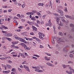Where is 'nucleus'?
<instances>
[{
	"mask_svg": "<svg viewBox=\"0 0 74 74\" xmlns=\"http://www.w3.org/2000/svg\"><path fill=\"white\" fill-rule=\"evenodd\" d=\"M2 32L3 33L4 36H6V37H11L12 35V34L10 33H7V32L5 31H2Z\"/></svg>",
	"mask_w": 74,
	"mask_h": 74,
	"instance_id": "obj_1",
	"label": "nucleus"
},
{
	"mask_svg": "<svg viewBox=\"0 0 74 74\" xmlns=\"http://www.w3.org/2000/svg\"><path fill=\"white\" fill-rule=\"evenodd\" d=\"M57 12H59L60 14V15L61 16H63V12L61 9H58L56 10Z\"/></svg>",
	"mask_w": 74,
	"mask_h": 74,
	"instance_id": "obj_2",
	"label": "nucleus"
},
{
	"mask_svg": "<svg viewBox=\"0 0 74 74\" xmlns=\"http://www.w3.org/2000/svg\"><path fill=\"white\" fill-rule=\"evenodd\" d=\"M38 34L39 35V37L40 38V39H41V40H44V38L42 37L43 36H44V35L43 34H42V33H41V32H39L38 33Z\"/></svg>",
	"mask_w": 74,
	"mask_h": 74,
	"instance_id": "obj_3",
	"label": "nucleus"
},
{
	"mask_svg": "<svg viewBox=\"0 0 74 74\" xmlns=\"http://www.w3.org/2000/svg\"><path fill=\"white\" fill-rule=\"evenodd\" d=\"M65 16L66 18H69V19H71L74 20V18L73 17H71V16H69V15H65Z\"/></svg>",
	"mask_w": 74,
	"mask_h": 74,
	"instance_id": "obj_4",
	"label": "nucleus"
},
{
	"mask_svg": "<svg viewBox=\"0 0 74 74\" xmlns=\"http://www.w3.org/2000/svg\"><path fill=\"white\" fill-rule=\"evenodd\" d=\"M47 65V66H51V67H53L54 65L52 64H51L50 63L47 62L46 63Z\"/></svg>",
	"mask_w": 74,
	"mask_h": 74,
	"instance_id": "obj_5",
	"label": "nucleus"
},
{
	"mask_svg": "<svg viewBox=\"0 0 74 74\" xmlns=\"http://www.w3.org/2000/svg\"><path fill=\"white\" fill-rule=\"evenodd\" d=\"M70 26L71 27H72V31L73 32H74V25H73L72 24H70Z\"/></svg>",
	"mask_w": 74,
	"mask_h": 74,
	"instance_id": "obj_6",
	"label": "nucleus"
},
{
	"mask_svg": "<svg viewBox=\"0 0 74 74\" xmlns=\"http://www.w3.org/2000/svg\"><path fill=\"white\" fill-rule=\"evenodd\" d=\"M58 24H59V26H63V25H64V23H61V21H60L59 22V23H58Z\"/></svg>",
	"mask_w": 74,
	"mask_h": 74,
	"instance_id": "obj_7",
	"label": "nucleus"
},
{
	"mask_svg": "<svg viewBox=\"0 0 74 74\" xmlns=\"http://www.w3.org/2000/svg\"><path fill=\"white\" fill-rule=\"evenodd\" d=\"M63 50L64 52L65 53L67 52L68 50L67 49V48H66V47H65V48H64Z\"/></svg>",
	"mask_w": 74,
	"mask_h": 74,
	"instance_id": "obj_8",
	"label": "nucleus"
},
{
	"mask_svg": "<svg viewBox=\"0 0 74 74\" xmlns=\"http://www.w3.org/2000/svg\"><path fill=\"white\" fill-rule=\"evenodd\" d=\"M36 69L35 70V71L37 72L38 70H40V67L39 66H36Z\"/></svg>",
	"mask_w": 74,
	"mask_h": 74,
	"instance_id": "obj_9",
	"label": "nucleus"
},
{
	"mask_svg": "<svg viewBox=\"0 0 74 74\" xmlns=\"http://www.w3.org/2000/svg\"><path fill=\"white\" fill-rule=\"evenodd\" d=\"M34 38V39H36V41H38V42H41V40L40 39H39L38 38H37L36 37H35V38Z\"/></svg>",
	"mask_w": 74,
	"mask_h": 74,
	"instance_id": "obj_10",
	"label": "nucleus"
},
{
	"mask_svg": "<svg viewBox=\"0 0 74 74\" xmlns=\"http://www.w3.org/2000/svg\"><path fill=\"white\" fill-rule=\"evenodd\" d=\"M24 47L26 51H27V50H30V49L29 48L27 47Z\"/></svg>",
	"mask_w": 74,
	"mask_h": 74,
	"instance_id": "obj_11",
	"label": "nucleus"
},
{
	"mask_svg": "<svg viewBox=\"0 0 74 74\" xmlns=\"http://www.w3.org/2000/svg\"><path fill=\"white\" fill-rule=\"evenodd\" d=\"M60 19L62 21V22H65V20L63 19V18L62 16L60 17Z\"/></svg>",
	"mask_w": 74,
	"mask_h": 74,
	"instance_id": "obj_12",
	"label": "nucleus"
},
{
	"mask_svg": "<svg viewBox=\"0 0 74 74\" xmlns=\"http://www.w3.org/2000/svg\"><path fill=\"white\" fill-rule=\"evenodd\" d=\"M12 44H13V45H14L15 44H18V41H14V42H12Z\"/></svg>",
	"mask_w": 74,
	"mask_h": 74,
	"instance_id": "obj_13",
	"label": "nucleus"
},
{
	"mask_svg": "<svg viewBox=\"0 0 74 74\" xmlns=\"http://www.w3.org/2000/svg\"><path fill=\"white\" fill-rule=\"evenodd\" d=\"M46 25H47V26H49L50 27H51V26H52V23H47Z\"/></svg>",
	"mask_w": 74,
	"mask_h": 74,
	"instance_id": "obj_14",
	"label": "nucleus"
},
{
	"mask_svg": "<svg viewBox=\"0 0 74 74\" xmlns=\"http://www.w3.org/2000/svg\"><path fill=\"white\" fill-rule=\"evenodd\" d=\"M50 58H47V57H45V59L46 60H47V61H49V60H50Z\"/></svg>",
	"mask_w": 74,
	"mask_h": 74,
	"instance_id": "obj_15",
	"label": "nucleus"
},
{
	"mask_svg": "<svg viewBox=\"0 0 74 74\" xmlns=\"http://www.w3.org/2000/svg\"><path fill=\"white\" fill-rule=\"evenodd\" d=\"M57 42H58V43H63V42H64V41H63V40L61 41V40H58Z\"/></svg>",
	"mask_w": 74,
	"mask_h": 74,
	"instance_id": "obj_16",
	"label": "nucleus"
},
{
	"mask_svg": "<svg viewBox=\"0 0 74 74\" xmlns=\"http://www.w3.org/2000/svg\"><path fill=\"white\" fill-rule=\"evenodd\" d=\"M32 27L34 30H35V31H36L37 30V29L33 25H32Z\"/></svg>",
	"mask_w": 74,
	"mask_h": 74,
	"instance_id": "obj_17",
	"label": "nucleus"
},
{
	"mask_svg": "<svg viewBox=\"0 0 74 74\" xmlns=\"http://www.w3.org/2000/svg\"><path fill=\"white\" fill-rule=\"evenodd\" d=\"M12 1L14 2V4L16 5L18 3H17V1L16 0H12Z\"/></svg>",
	"mask_w": 74,
	"mask_h": 74,
	"instance_id": "obj_18",
	"label": "nucleus"
},
{
	"mask_svg": "<svg viewBox=\"0 0 74 74\" xmlns=\"http://www.w3.org/2000/svg\"><path fill=\"white\" fill-rule=\"evenodd\" d=\"M60 20V19H59L58 18H56V21L57 22V23L58 24L59 23V21Z\"/></svg>",
	"mask_w": 74,
	"mask_h": 74,
	"instance_id": "obj_19",
	"label": "nucleus"
},
{
	"mask_svg": "<svg viewBox=\"0 0 74 74\" xmlns=\"http://www.w3.org/2000/svg\"><path fill=\"white\" fill-rule=\"evenodd\" d=\"M4 21V18L0 19V24H1V22H3Z\"/></svg>",
	"mask_w": 74,
	"mask_h": 74,
	"instance_id": "obj_20",
	"label": "nucleus"
},
{
	"mask_svg": "<svg viewBox=\"0 0 74 74\" xmlns=\"http://www.w3.org/2000/svg\"><path fill=\"white\" fill-rule=\"evenodd\" d=\"M37 23L38 25H41V22H40L39 20H36Z\"/></svg>",
	"mask_w": 74,
	"mask_h": 74,
	"instance_id": "obj_21",
	"label": "nucleus"
},
{
	"mask_svg": "<svg viewBox=\"0 0 74 74\" xmlns=\"http://www.w3.org/2000/svg\"><path fill=\"white\" fill-rule=\"evenodd\" d=\"M31 19L32 20V21H36V18L34 17H32Z\"/></svg>",
	"mask_w": 74,
	"mask_h": 74,
	"instance_id": "obj_22",
	"label": "nucleus"
},
{
	"mask_svg": "<svg viewBox=\"0 0 74 74\" xmlns=\"http://www.w3.org/2000/svg\"><path fill=\"white\" fill-rule=\"evenodd\" d=\"M27 23H29L30 25H32L33 24V23L31 22H29V21H27Z\"/></svg>",
	"mask_w": 74,
	"mask_h": 74,
	"instance_id": "obj_23",
	"label": "nucleus"
},
{
	"mask_svg": "<svg viewBox=\"0 0 74 74\" xmlns=\"http://www.w3.org/2000/svg\"><path fill=\"white\" fill-rule=\"evenodd\" d=\"M38 5L39 6H44V3H40L38 4Z\"/></svg>",
	"mask_w": 74,
	"mask_h": 74,
	"instance_id": "obj_24",
	"label": "nucleus"
},
{
	"mask_svg": "<svg viewBox=\"0 0 74 74\" xmlns=\"http://www.w3.org/2000/svg\"><path fill=\"white\" fill-rule=\"evenodd\" d=\"M6 66L8 68H9V69H11V68H12V66L10 65H6Z\"/></svg>",
	"mask_w": 74,
	"mask_h": 74,
	"instance_id": "obj_25",
	"label": "nucleus"
},
{
	"mask_svg": "<svg viewBox=\"0 0 74 74\" xmlns=\"http://www.w3.org/2000/svg\"><path fill=\"white\" fill-rule=\"evenodd\" d=\"M51 42H52V44H55V41H54V39L53 38L51 39Z\"/></svg>",
	"mask_w": 74,
	"mask_h": 74,
	"instance_id": "obj_26",
	"label": "nucleus"
},
{
	"mask_svg": "<svg viewBox=\"0 0 74 74\" xmlns=\"http://www.w3.org/2000/svg\"><path fill=\"white\" fill-rule=\"evenodd\" d=\"M37 14L40 17H41V13H39V12H37Z\"/></svg>",
	"mask_w": 74,
	"mask_h": 74,
	"instance_id": "obj_27",
	"label": "nucleus"
},
{
	"mask_svg": "<svg viewBox=\"0 0 74 74\" xmlns=\"http://www.w3.org/2000/svg\"><path fill=\"white\" fill-rule=\"evenodd\" d=\"M25 69L27 71H29V72H30V70H29V67H28V66H27L26 67Z\"/></svg>",
	"mask_w": 74,
	"mask_h": 74,
	"instance_id": "obj_28",
	"label": "nucleus"
},
{
	"mask_svg": "<svg viewBox=\"0 0 74 74\" xmlns=\"http://www.w3.org/2000/svg\"><path fill=\"white\" fill-rule=\"evenodd\" d=\"M66 73H68V74H72V72H71V71L70 72L69 71H66Z\"/></svg>",
	"mask_w": 74,
	"mask_h": 74,
	"instance_id": "obj_29",
	"label": "nucleus"
},
{
	"mask_svg": "<svg viewBox=\"0 0 74 74\" xmlns=\"http://www.w3.org/2000/svg\"><path fill=\"white\" fill-rule=\"evenodd\" d=\"M2 27H3V28H4V29H8L7 27H5L4 25H2Z\"/></svg>",
	"mask_w": 74,
	"mask_h": 74,
	"instance_id": "obj_30",
	"label": "nucleus"
},
{
	"mask_svg": "<svg viewBox=\"0 0 74 74\" xmlns=\"http://www.w3.org/2000/svg\"><path fill=\"white\" fill-rule=\"evenodd\" d=\"M62 66L63 67L64 69H65L67 67V65H66L64 64L62 65Z\"/></svg>",
	"mask_w": 74,
	"mask_h": 74,
	"instance_id": "obj_31",
	"label": "nucleus"
},
{
	"mask_svg": "<svg viewBox=\"0 0 74 74\" xmlns=\"http://www.w3.org/2000/svg\"><path fill=\"white\" fill-rule=\"evenodd\" d=\"M59 34L60 36H63V33L62 32H59Z\"/></svg>",
	"mask_w": 74,
	"mask_h": 74,
	"instance_id": "obj_32",
	"label": "nucleus"
},
{
	"mask_svg": "<svg viewBox=\"0 0 74 74\" xmlns=\"http://www.w3.org/2000/svg\"><path fill=\"white\" fill-rule=\"evenodd\" d=\"M65 9L64 10V11L66 12H67V7L65 8Z\"/></svg>",
	"mask_w": 74,
	"mask_h": 74,
	"instance_id": "obj_33",
	"label": "nucleus"
},
{
	"mask_svg": "<svg viewBox=\"0 0 74 74\" xmlns=\"http://www.w3.org/2000/svg\"><path fill=\"white\" fill-rule=\"evenodd\" d=\"M45 54H46V55H47L48 56H51V54H49V53H45Z\"/></svg>",
	"mask_w": 74,
	"mask_h": 74,
	"instance_id": "obj_34",
	"label": "nucleus"
},
{
	"mask_svg": "<svg viewBox=\"0 0 74 74\" xmlns=\"http://www.w3.org/2000/svg\"><path fill=\"white\" fill-rule=\"evenodd\" d=\"M7 38H6L5 37H3L2 38V40H6V39H7Z\"/></svg>",
	"mask_w": 74,
	"mask_h": 74,
	"instance_id": "obj_35",
	"label": "nucleus"
},
{
	"mask_svg": "<svg viewBox=\"0 0 74 74\" xmlns=\"http://www.w3.org/2000/svg\"><path fill=\"white\" fill-rule=\"evenodd\" d=\"M46 12H47V14H52V13H51V12H49V11H47Z\"/></svg>",
	"mask_w": 74,
	"mask_h": 74,
	"instance_id": "obj_36",
	"label": "nucleus"
},
{
	"mask_svg": "<svg viewBox=\"0 0 74 74\" xmlns=\"http://www.w3.org/2000/svg\"><path fill=\"white\" fill-rule=\"evenodd\" d=\"M18 40H19V41H20L22 42V40H23V39H22V38H19L18 39Z\"/></svg>",
	"mask_w": 74,
	"mask_h": 74,
	"instance_id": "obj_37",
	"label": "nucleus"
},
{
	"mask_svg": "<svg viewBox=\"0 0 74 74\" xmlns=\"http://www.w3.org/2000/svg\"><path fill=\"white\" fill-rule=\"evenodd\" d=\"M43 24H44V21H42L41 22L40 25H43Z\"/></svg>",
	"mask_w": 74,
	"mask_h": 74,
	"instance_id": "obj_38",
	"label": "nucleus"
},
{
	"mask_svg": "<svg viewBox=\"0 0 74 74\" xmlns=\"http://www.w3.org/2000/svg\"><path fill=\"white\" fill-rule=\"evenodd\" d=\"M42 71H43L41 70H40V69H39L37 71V72H38V73H41V72H42Z\"/></svg>",
	"mask_w": 74,
	"mask_h": 74,
	"instance_id": "obj_39",
	"label": "nucleus"
},
{
	"mask_svg": "<svg viewBox=\"0 0 74 74\" xmlns=\"http://www.w3.org/2000/svg\"><path fill=\"white\" fill-rule=\"evenodd\" d=\"M45 16H46V15L45 14L44 15L42 16V18L43 19H45Z\"/></svg>",
	"mask_w": 74,
	"mask_h": 74,
	"instance_id": "obj_40",
	"label": "nucleus"
},
{
	"mask_svg": "<svg viewBox=\"0 0 74 74\" xmlns=\"http://www.w3.org/2000/svg\"><path fill=\"white\" fill-rule=\"evenodd\" d=\"M19 55H20V56H23L24 55L23 54L20 53H19Z\"/></svg>",
	"mask_w": 74,
	"mask_h": 74,
	"instance_id": "obj_41",
	"label": "nucleus"
},
{
	"mask_svg": "<svg viewBox=\"0 0 74 74\" xmlns=\"http://www.w3.org/2000/svg\"><path fill=\"white\" fill-rule=\"evenodd\" d=\"M52 3L51 2H50V4H49V6L50 7H52Z\"/></svg>",
	"mask_w": 74,
	"mask_h": 74,
	"instance_id": "obj_42",
	"label": "nucleus"
},
{
	"mask_svg": "<svg viewBox=\"0 0 74 74\" xmlns=\"http://www.w3.org/2000/svg\"><path fill=\"white\" fill-rule=\"evenodd\" d=\"M34 25H35V26H36L37 27H39V26H38V24H37V23H34Z\"/></svg>",
	"mask_w": 74,
	"mask_h": 74,
	"instance_id": "obj_43",
	"label": "nucleus"
},
{
	"mask_svg": "<svg viewBox=\"0 0 74 74\" xmlns=\"http://www.w3.org/2000/svg\"><path fill=\"white\" fill-rule=\"evenodd\" d=\"M6 39L8 40H9V41H11V39H10V38H6Z\"/></svg>",
	"mask_w": 74,
	"mask_h": 74,
	"instance_id": "obj_44",
	"label": "nucleus"
},
{
	"mask_svg": "<svg viewBox=\"0 0 74 74\" xmlns=\"http://www.w3.org/2000/svg\"><path fill=\"white\" fill-rule=\"evenodd\" d=\"M53 28L54 30H55V29H56V27H55V26H53Z\"/></svg>",
	"mask_w": 74,
	"mask_h": 74,
	"instance_id": "obj_45",
	"label": "nucleus"
},
{
	"mask_svg": "<svg viewBox=\"0 0 74 74\" xmlns=\"http://www.w3.org/2000/svg\"><path fill=\"white\" fill-rule=\"evenodd\" d=\"M26 40H25V39H23V40L22 41V42H25V43L26 42Z\"/></svg>",
	"mask_w": 74,
	"mask_h": 74,
	"instance_id": "obj_46",
	"label": "nucleus"
},
{
	"mask_svg": "<svg viewBox=\"0 0 74 74\" xmlns=\"http://www.w3.org/2000/svg\"><path fill=\"white\" fill-rule=\"evenodd\" d=\"M20 45H21V46H23L24 45V43H22L21 44H19Z\"/></svg>",
	"mask_w": 74,
	"mask_h": 74,
	"instance_id": "obj_47",
	"label": "nucleus"
},
{
	"mask_svg": "<svg viewBox=\"0 0 74 74\" xmlns=\"http://www.w3.org/2000/svg\"><path fill=\"white\" fill-rule=\"evenodd\" d=\"M55 53L56 54H58L59 52L58 51H57L55 52Z\"/></svg>",
	"mask_w": 74,
	"mask_h": 74,
	"instance_id": "obj_48",
	"label": "nucleus"
},
{
	"mask_svg": "<svg viewBox=\"0 0 74 74\" xmlns=\"http://www.w3.org/2000/svg\"><path fill=\"white\" fill-rule=\"evenodd\" d=\"M25 4L24 3V4H23V5H22V7L23 8L25 7Z\"/></svg>",
	"mask_w": 74,
	"mask_h": 74,
	"instance_id": "obj_49",
	"label": "nucleus"
},
{
	"mask_svg": "<svg viewBox=\"0 0 74 74\" xmlns=\"http://www.w3.org/2000/svg\"><path fill=\"white\" fill-rule=\"evenodd\" d=\"M56 1L57 3H58V2L60 3V0H56Z\"/></svg>",
	"mask_w": 74,
	"mask_h": 74,
	"instance_id": "obj_50",
	"label": "nucleus"
},
{
	"mask_svg": "<svg viewBox=\"0 0 74 74\" xmlns=\"http://www.w3.org/2000/svg\"><path fill=\"white\" fill-rule=\"evenodd\" d=\"M69 69H70V70H72L73 71H74V70L71 68V67H69Z\"/></svg>",
	"mask_w": 74,
	"mask_h": 74,
	"instance_id": "obj_51",
	"label": "nucleus"
},
{
	"mask_svg": "<svg viewBox=\"0 0 74 74\" xmlns=\"http://www.w3.org/2000/svg\"><path fill=\"white\" fill-rule=\"evenodd\" d=\"M26 63V61H24L23 62H22V64H25Z\"/></svg>",
	"mask_w": 74,
	"mask_h": 74,
	"instance_id": "obj_52",
	"label": "nucleus"
},
{
	"mask_svg": "<svg viewBox=\"0 0 74 74\" xmlns=\"http://www.w3.org/2000/svg\"><path fill=\"white\" fill-rule=\"evenodd\" d=\"M2 66L3 67H6V66H5V65H4V64H2Z\"/></svg>",
	"mask_w": 74,
	"mask_h": 74,
	"instance_id": "obj_53",
	"label": "nucleus"
},
{
	"mask_svg": "<svg viewBox=\"0 0 74 74\" xmlns=\"http://www.w3.org/2000/svg\"><path fill=\"white\" fill-rule=\"evenodd\" d=\"M32 59H35V60H37V58H36L34 57L32 58Z\"/></svg>",
	"mask_w": 74,
	"mask_h": 74,
	"instance_id": "obj_54",
	"label": "nucleus"
},
{
	"mask_svg": "<svg viewBox=\"0 0 74 74\" xmlns=\"http://www.w3.org/2000/svg\"><path fill=\"white\" fill-rule=\"evenodd\" d=\"M17 16L18 18H20L21 17V15L20 14H18L17 15Z\"/></svg>",
	"mask_w": 74,
	"mask_h": 74,
	"instance_id": "obj_55",
	"label": "nucleus"
},
{
	"mask_svg": "<svg viewBox=\"0 0 74 74\" xmlns=\"http://www.w3.org/2000/svg\"><path fill=\"white\" fill-rule=\"evenodd\" d=\"M3 12V11L2 10V9H1L0 10V14H1Z\"/></svg>",
	"mask_w": 74,
	"mask_h": 74,
	"instance_id": "obj_56",
	"label": "nucleus"
},
{
	"mask_svg": "<svg viewBox=\"0 0 74 74\" xmlns=\"http://www.w3.org/2000/svg\"><path fill=\"white\" fill-rule=\"evenodd\" d=\"M30 12H28L26 13L27 15H30Z\"/></svg>",
	"mask_w": 74,
	"mask_h": 74,
	"instance_id": "obj_57",
	"label": "nucleus"
},
{
	"mask_svg": "<svg viewBox=\"0 0 74 74\" xmlns=\"http://www.w3.org/2000/svg\"><path fill=\"white\" fill-rule=\"evenodd\" d=\"M30 35H34V34H33V32H32L30 33Z\"/></svg>",
	"mask_w": 74,
	"mask_h": 74,
	"instance_id": "obj_58",
	"label": "nucleus"
},
{
	"mask_svg": "<svg viewBox=\"0 0 74 74\" xmlns=\"http://www.w3.org/2000/svg\"><path fill=\"white\" fill-rule=\"evenodd\" d=\"M69 21H67L66 22H65V23H66V25H67V23H69Z\"/></svg>",
	"mask_w": 74,
	"mask_h": 74,
	"instance_id": "obj_59",
	"label": "nucleus"
},
{
	"mask_svg": "<svg viewBox=\"0 0 74 74\" xmlns=\"http://www.w3.org/2000/svg\"><path fill=\"white\" fill-rule=\"evenodd\" d=\"M7 12V10H5L3 11V13H5V12Z\"/></svg>",
	"mask_w": 74,
	"mask_h": 74,
	"instance_id": "obj_60",
	"label": "nucleus"
},
{
	"mask_svg": "<svg viewBox=\"0 0 74 74\" xmlns=\"http://www.w3.org/2000/svg\"><path fill=\"white\" fill-rule=\"evenodd\" d=\"M11 11H12V9H10L8 10V12H10Z\"/></svg>",
	"mask_w": 74,
	"mask_h": 74,
	"instance_id": "obj_61",
	"label": "nucleus"
},
{
	"mask_svg": "<svg viewBox=\"0 0 74 74\" xmlns=\"http://www.w3.org/2000/svg\"><path fill=\"white\" fill-rule=\"evenodd\" d=\"M55 16H59V14H54Z\"/></svg>",
	"mask_w": 74,
	"mask_h": 74,
	"instance_id": "obj_62",
	"label": "nucleus"
},
{
	"mask_svg": "<svg viewBox=\"0 0 74 74\" xmlns=\"http://www.w3.org/2000/svg\"><path fill=\"white\" fill-rule=\"evenodd\" d=\"M6 48L5 47H3V49H4V50H6Z\"/></svg>",
	"mask_w": 74,
	"mask_h": 74,
	"instance_id": "obj_63",
	"label": "nucleus"
},
{
	"mask_svg": "<svg viewBox=\"0 0 74 74\" xmlns=\"http://www.w3.org/2000/svg\"><path fill=\"white\" fill-rule=\"evenodd\" d=\"M69 56L71 58H72V57H73V55L72 54H71L69 55Z\"/></svg>",
	"mask_w": 74,
	"mask_h": 74,
	"instance_id": "obj_64",
	"label": "nucleus"
}]
</instances>
